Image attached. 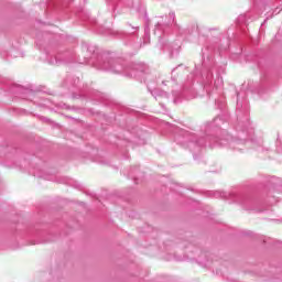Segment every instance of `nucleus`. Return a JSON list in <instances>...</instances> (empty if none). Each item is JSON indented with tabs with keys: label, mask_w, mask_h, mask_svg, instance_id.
Listing matches in <instances>:
<instances>
[{
	"label": "nucleus",
	"mask_w": 282,
	"mask_h": 282,
	"mask_svg": "<svg viewBox=\"0 0 282 282\" xmlns=\"http://www.w3.org/2000/svg\"><path fill=\"white\" fill-rule=\"evenodd\" d=\"M245 94L243 93H237V109L241 110L246 105H248L247 101H245Z\"/></svg>",
	"instance_id": "9"
},
{
	"label": "nucleus",
	"mask_w": 282,
	"mask_h": 282,
	"mask_svg": "<svg viewBox=\"0 0 282 282\" xmlns=\"http://www.w3.org/2000/svg\"><path fill=\"white\" fill-rule=\"evenodd\" d=\"M162 85H166V82H165V80H163V82H162Z\"/></svg>",
	"instance_id": "19"
},
{
	"label": "nucleus",
	"mask_w": 282,
	"mask_h": 282,
	"mask_svg": "<svg viewBox=\"0 0 282 282\" xmlns=\"http://www.w3.org/2000/svg\"><path fill=\"white\" fill-rule=\"evenodd\" d=\"M171 23H175V12L170 13V21L167 24H162L160 22L156 23L154 34H158V32L159 34H162L164 28H167V25H171Z\"/></svg>",
	"instance_id": "6"
},
{
	"label": "nucleus",
	"mask_w": 282,
	"mask_h": 282,
	"mask_svg": "<svg viewBox=\"0 0 282 282\" xmlns=\"http://www.w3.org/2000/svg\"><path fill=\"white\" fill-rule=\"evenodd\" d=\"M19 91H23L24 94H32V91L28 89H23V87H18Z\"/></svg>",
	"instance_id": "15"
},
{
	"label": "nucleus",
	"mask_w": 282,
	"mask_h": 282,
	"mask_svg": "<svg viewBox=\"0 0 282 282\" xmlns=\"http://www.w3.org/2000/svg\"><path fill=\"white\" fill-rule=\"evenodd\" d=\"M221 122H224L221 118L217 117L202 128L200 134L193 132L185 133V147L193 152L194 159L196 153H202V150L207 147L210 149L215 147H228L231 151H238V153H241L246 149V139H239L228 134L226 130L219 128Z\"/></svg>",
	"instance_id": "1"
},
{
	"label": "nucleus",
	"mask_w": 282,
	"mask_h": 282,
	"mask_svg": "<svg viewBox=\"0 0 282 282\" xmlns=\"http://www.w3.org/2000/svg\"><path fill=\"white\" fill-rule=\"evenodd\" d=\"M217 83H223V80L218 78L217 80H215V85H217Z\"/></svg>",
	"instance_id": "18"
},
{
	"label": "nucleus",
	"mask_w": 282,
	"mask_h": 282,
	"mask_svg": "<svg viewBox=\"0 0 282 282\" xmlns=\"http://www.w3.org/2000/svg\"><path fill=\"white\" fill-rule=\"evenodd\" d=\"M127 31L126 34H135V32H138V30H140L139 26H133L130 23L127 24Z\"/></svg>",
	"instance_id": "12"
},
{
	"label": "nucleus",
	"mask_w": 282,
	"mask_h": 282,
	"mask_svg": "<svg viewBox=\"0 0 282 282\" xmlns=\"http://www.w3.org/2000/svg\"><path fill=\"white\" fill-rule=\"evenodd\" d=\"M50 65H63V63H69L66 55H57L54 59L48 61Z\"/></svg>",
	"instance_id": "8"
},
{
	"label": "nucleus",
	"mask_w": 282,
	"mask_h": 282,
	"mask_svg": "<svg viewBox=\"0 0 282 282\" xmlns=\"http://www.w3.org/2000/svg\"><path fill=\"white\" fill-rule=\"evenodd\" d=\"M150 32H151V30L149 29V25H147L144 29V37H143L144 45H147L148 43H151Z\"/></svg>",
	"instance_id": "10"
},
{
	"label": "nucleus",
	"mask_w": 282,
	"mask_h": 282,
	"mask_svg": "<svg viewBox=\"0 0 282 282\" xmlns=\"http://www.w3.org/2000/svg\"><path fill=\"white\" fill-rule=\"evenodd\" d=\"M281 10H282V8H279V7H278V8L274 10V13H275V14H279V13L281 12Z\"/></svg>",
	"instance_id": "17"
},
{
	"label": "nucleus",
	"mask_w": 282,
	"mask_h": 282,
	"mask_svg": "<svg viewBox=\"0 0 282 282\" xmlns=\"http://www.w3.org/2000/svg\"><path fill=\"white\" fill-rule=\"evenodd\" d=\"M113 1V3H116V0H112Z\"/></svg>",
	"instance_id": "21"
},
{
	"label": "nucleus",
	"mask_w": 282,
	"mask_h": 282,
	"mask_svg": "<svg viewBox=\"0 0 282 282\" xmlns=\"http://www.w3.org/2000/svg\"><path fill=\"white\" fill-rule=\"evenodd\" d=\"M215 197H221L223 199H231V202H235L236 204H241L245 206L246 204V196L243 194H239L236 192H215Z\"/></svg>",
	"instance_id": "4"
},
{
	"label": "nucleus",
	"mask_w": 282,
	"mask_h": 282,
	"mask_svg": "<svg viewBox=\"0 0 282 282\" xmlns=\"http://www.w3.org/2000/svg\"><path fill=\"white\" fill-rule=\"evenodd\" d=\"M159 50L162 52H169L170 58H175L180 54V44L175 43H169L164 37L159 36Z\"/></svg>",
	"instance_id": "3"
},
{
	"label": "nucleus",
	"mask_w": 282,
	"mask_h": 282,
	"mask_svg": "<svg viewBox=\"0 0 282 282\" xmlns=\"http://www.w3.org/2000/svg\"><path fill=\"white\" fill-rule=\"evenodd\" d=\"M203 78H205V85L213 84V73L210 70H208L205 75H203Z\"/></svg>",
	"instance_id": "11"
},
{
	"label": "nucleus",
	"mask_w": 282,
	"mask_h": 282,
	"mask_svg": "<svg viewBox=\"0 0 282 282\" xmlns=\"http://www.w3.org/2000/svg\"><path fill=\"white\" fill-rule=\"evenodd\" d=\"M117 34H118L119 39H122L124 36V34H127V33H124V32H117Z\"/></svg>",
	"instance_id": "16"
},
{
	"label": "nucleus",
	"mask_w": 282,
	"mask_h": 282,
	"mask_svg": "<svg viewBox=\"0 0 282 282\" xmlns=\"http://www.w3.org/2000/svg\"><path fill=\"white\" fill-rule=\"evenodd\" d=\"M193 78H195V74H189V75L187 76V84H186V85H192Z\"/></svg>",
	"instance_id": "14"
},
{
	"label": "nucleus",
	"mask_w": 282,
	"mask_h": 282,
	"mask_svg": "<svg viewBox=\"0 0 282 282\" xmlns=\"http://www.w3.org/2000/svg\"><path fill=\"white\" fill-rule=\"evenodd\" d=\"M151 96H153V98H155V100H160L161 98H169V93L156 88L153 90H150Z\"/></svg>",
	"instance_id": "7"
},
{
	"label": "nucleus",
	"mask_w": 282,
	"mask_h": 282,
	"mask_svg": "<svg viewBox=\"0 0 282 282\" xmlns=\"http://www.w3.org/2000/svg\"><path fill=\"white\" fill-rule=\"evenodd\" d=\"M174 102H175V105H177V102H178L177 99H174Z\"/></svg>",
	"instance_id": "20"
},
{
	"label": "nucleus",
	"mask_w": 282,
	"mask_h": 282,
	"mask_svg": "<svg viewBox=\"0 0 282 282\" xmlns=\"http://www.w3.org/2000/svg\"><path fill=\"white\" fill-rule=\"evenodd\" d=\"M137 171H138V167H134L131 170L130 177H132V180H138V177L135 176Z\"/></svg>",
	"instance_id": "13"
},
{
	"label": "nucleus",
	"mask_w": 282,
	"mask_h": 282,
	"mask_svg": "<svg viewBox=\"0 0 282 282\" xmlns=\"http://www.w3.org/2000/svg\"><path fill=\"white\" fill-rule=\"evenodd\" d=\"M82 50L87 53L85 55V63L94 65L96 69L109 72L110 74H122L128 78H143L148 85L153 80V76L149 73V66L142 62L127 64L124 61L111 57L107 53L98 55V47L89 43H83Z\"/></svg>",
	"instance_id": "2"
},
{
	"label": "nucleus",
	"mask_w": 282,
	"mask_h": 282,
	"mask_svg": "<svg viewBox=\"0 0 282 282\" xmlns=\"http://www.w3.org/2000/svg\"><path fill=\"white\" fill-rule=\"evenodd\" d=\"M186 74H188V68L183 64H180L171 73L172 83H178V80H182Z\"/></svg>",
	"instance_id": "5"
}]
</instances>
